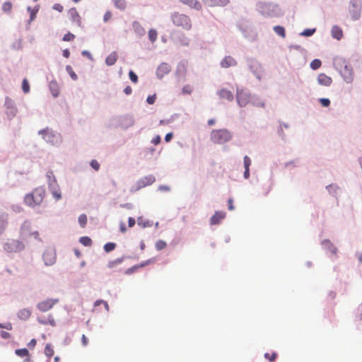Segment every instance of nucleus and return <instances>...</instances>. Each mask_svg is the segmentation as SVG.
Wrapping results in <instances>:
<instances>
[{"label": "nucleus", "instance_id": "nucleus-1", "mask_svg": "<svg viewBox=\"0 0 362 362\" xmlns=\"http://www.w3.org/2000/svg\"><path fill=\"white\" fill-rule=\"evenodd\" d=\"M45 189L43 187L35 188L31 193L25 195V204L30 207L40 205L45 197Z\"/></svg>", "mask_w": 362, "mask_h": 362}, {"label": "nucleus", "instance_id": "nucleus-2", "mask_svg": "<svg viewBox=\"0 0 362 362\" xmlns=\"http://www.w3.org/2000/svg\"><path fill=\"white\" fill-rule=\"evenodd\" d=\"M232 139L231 133L225 129H214L211 132V140L217 144H222Z\"/></svg>", "mask_w": 362, "mask_h": 362}, {"label": "nucleus", "instance_id": "nucleus-3", "mask_svg": "<svg viewBox=\"0 0 362 362\" xmlns=\"http://www.w3.org/2000/svg\"><path fill=\"white\" fill-rule=\"evenodd\" d=\"M173 24L177 27L189 30L192 28V21L189 16L185 14L175 13L171 16Z\"/></svg>", "mask_w": 362, "mask_h": 362}, {"label": "nucleus", "instance_id": "nucleus-4", "mask_svg": "<svg viewBox=\"0 0 362 362\" xmlns=\"http://www.w3.org/2000/svg\"><path fill=\"white\" fill-rule=\"evenodd\" d=\"M20 237L25 241H28L32 238L40 240L38 231H32L30 225L28 222H24L22 224L20 230Z\"/></svg>", "mask_w": 362, "mask_h": 362}, {"label": "nucleus", "instance_id": "nucleus-5", "mask_svg": "<svg viewBox=\"0 0 362 362\" xmlns=\"http://www.w3.org/2000/svg\"><path fill=\"white\" fill-rule=\"evenodd\" d=\"M4 248L8 252H16L22 250L24 245L20 240L9 239L4 243Z\"/></svg>", "mask_w": 362, "mask_h": 362}, {"label": "nucleus", "instance_id": "nucleus-6", "mask_svg": "<svg viewBox=\"0 0 362 362\" xmlns=\"http://www.w3.org/2000/svg\"><path fill=\"white\" fill-rule=\"evenodd\" d=\"M361 4L358 0H351L349 6V11L353 21L358 20L361 16Z\"/></svg>", "mask_w": 362, "mask_h": 362}, {"label": "nucleus", "instance_id": "nucleus-7", "mask_svg": "<svg viewBox=\"0 0 362 362\" xmlns=\"http://www.w3.org/2000/svg\"><path fill=\"white\" fill-rule=\"evenodd\" d=\"M342 64L344 66L340 70L341 75L346 83H350L353 82L354 78L353 69L351 66L346 62H343Z\"/></svg>", "mask_w": 362, "mask_h": 362}, {"label": "nucleus", "instance_id": "nucleus-8", "mask_svg": "<svg viewBox=\"0 0 362 362\" xmlns=\"http://www.w3.org/2000/svg\"><path fill=\"white\" fill-rule=\"evenodd\" d=\"M57 298H48L37 303V308L41 312H47L51 310L57 303Z\"/></svg>", "mask_w": 362, "mask_h": 362}, {"label": "nucleus", "instance_id": "nucleus-9", "mask_svg": "<svg viewBox=\"0 0 362 362\" xmlns=\"http://www.w3.org/2000/svg\"><path fill=\"white\" fill-rule=\"evenodd\" d=\"M236 98L238 103L241 107L245 106L250 100L249 93L244 90L237 91Z\"/></svg>", "mask_w": 362, "mask_h": 362}, {"label": "nucleus", "instance_id": "nucleus-10", "mask_svg": "<svg viewBox=\"0 0 362 362\" xmlns=\"http://www.w3.org/2000/svg\"><path fill=\"white\" fill-rule=\"evenodd\" d=\"M156 181V178L153 175H148L140 179L137 183L135 190H139L141 188L152 185Z\"/></svg>", "mask_w": 362, "mask_h": 362}, {"label": "nucleus", "instance_id": "nucleus-11", "mask_svg": "<svg viewBox=\"0 0 362 362\" xmlns=\"http://www.w3.org/2000/svg\"><path fill=\"white\" fill-rule=\"evenodd\" d=\"M68 16L70 21L77 26H81V17L76 8H71L68 11Z\"/></svg>", "mask_w": 362, "mask_h": 362}, {"label": "nucleus", "instance_id": "nucleus-12", "mask_svg": "<svg viewBox=\"0 0 362 362\" xmlns=\"http://www.w3.org/2000/svg\"><path fill=\"white\" fill-rule=\"evenodd\" d=\"M43 259L46 265H52L55 262L56 255L52 250H46L43 254Z\"/></svg>", "mask_w": 362, "mask_h": 362}, {"label": "nucleus", "instance_id": "nucleus-13", "mask_svg": "<svg viewBox=\"0 0 362 362\" xmlns=\"http://www.w3.org/2000/svg\"><path fill=\"white\" fill-rule=\"evenodd\" d=\"M170 71V66L167 63H162L157 69L156 74L160 78L168 74Z\"/></svg>", "mask_w": 362, "mask_h": 362}, {"label": "nucleus", "instance_id": "nucleus-14", "mask_svg": "<svg viewBox=\"0 0 362 362\" xmlns=\"http://www.w3.org/2000/svg\"><path fill=\"white\" fill-rule=\"evenodd\" d=\"M204 3L210 7L226 6L229 4V0H203Z\"/></svg>", "mask_w": 362, "mask_h": 362}, {"label": "nucleus", "instance_id": "nucleus-15", "mask_svg": "<svg viewBox=\"0 0 362 362\" xmlns=\"http://www.w3.org/2000/svg\"><path fill=\"white\" fill-rule=\"evenodd\" d=\"M226 213L223 211H216L214 216L211 218L210 223L211 225H217L225 218Z\"/></svg>", "mask_w": 362, "mask_h": 362}, {"label": "nucleus", "instance_id": "nucleus-16", "mask_svg": "<svg viewBox=\"0 0 362 362\" xmlns=\"http://www.w3.org/2000/svg\"><path fill=\"white\" fill-rule=\"evenodd\" d=\"M317 81L322 86H329L332 83V79L325 74L321 73L318 75Z\"/></svg>", "mask_w": 362, "mask_h": 362}, {"label": "nucleus", "instance_id": "nucleus-17", "mask_svg": "<svg viewBox=\"0 0 362 362\" xmlns=\"http://www.w3.org/2000/svg\"><path fill=\"white\" fill-rule=\"evenodd\" d=\"M39 134L42 135L43 139L50 143H54V139L55 135L53 134L52 131L49 129H42L39 132Z\"/></svg>", "mask_w": 362, "mask_h": 362}, {"label": "nucleus", "instance_id": "nucleus-18", "mask_svg": "<svg viewBox=\"0 0 362 362\" xmlns=\"http://www.w3.org/2000/svg\"><path fill=\"white\" fill-rule=\"evenodd\" d=\"M237 64L236 61L230 56L226 57L221 62V66L223 68H228L230 66H234Z\"/></svg>", "mask_w": 362, "mask_h": 362}, {"label": "nucleus", "instance_id": "nucleus-19", "mask_svg": "<svg viewBox=\"0 0 362 362\" xmlns=\"http://www.w3.org/2000/svg\"><path fill=\"white\" fill-rule=\"evenodd\" d=\"M16 354L21 358H25L24 361L25 362H30V356L29 354V351L27 349H16L15 351Z\"/></svg>", "mask_w": 362, "mask_h": 362}, {"label": "nucleus", "instance_id": "nucleus-20", "mask_svg": "<svg viewBox=\"0 0 362 362\" xmlns=\"http://www.w3.org/2000/svg\"><path fill=\"white\" fill-rule=\"evenodd\" d=\"M180 1L197 10L202 8L201 4L197 0H180Z\"/></svg>", "mask_w": 362, "mask_h": 362}, {"label": "nucleus", "instance_id": "nucleus-21", "mask_svg": "<svg viewBox=\"0 0 362 362\" xmlns=\"http://www.w3.org/2000/svg\"><path fill=\"white\" fill-rule=\"evenodd\" d=\"M322 246L325 249L330 251L332 254L336 255L337 253V248L330 242L329 240H325L322 243Z\"/></svg>", "mask_w": 362, "mask_h": 362}, {"label": "nucleus", "instance_id": "nucleus-22", "mask_svg": "<svg viewBox=\"0 0 362 362\" xmlns=\"http://www.w3.org/2000/svg\"><path fill=\"white\" fill-rule=\"evenodd\" d=\"M49 89L51 90V93H52V95L54 98L57 97L59 95V85L57 83V81H52L49 83Z\"/></svg>", "mask_w": 362, "mask_h": 362}, {"label": "nucleus", "instance_id": "nucleus-23", "mask_svg": "<svg viewBox=\"0 0 362 362\" xmlns=\"http://www.w3.org/2000/svg\"><path fill=\"white\" fill-rule=\"evenodd\" d=\"M117 60V54L116 52L110 53L105 59V63L107 66H112Z\"/></svg>", "mask_w": 362, "mask_h": 362}, {"label": "nucleus", "instance_id": "nucleus-24", "mask_svg": "<svg viewBox=\"0 0 362 362\" xmlns=\"http://www.w3.org/2000/svg\"><path fill=\"white\" fill-rule=\"evenodd\" d=\"M332 35L334 38L340 40L343 36V31L341 28L337 25H334L332 28Z\"/></svg>", "mask_w": 362, "mask_h": 362}, {"label": "nucleus", "instance_id": "nucleus-25", "mask_svg": "<svg viewBox=\"0 0 362 362\" xmlns=\"http://www.w3.org/2000/svg\"><path fill=\"white\" fill-rule=\"evenodd\" d=\"M218 95L221 98L227 99L228 100H232L233 99V94L231 91L226 89H222L218 92Z\"/></svg>", "mask_w": 362, "mask_h": 362}, {"label": "nucleus", "instance_id": "nucleus-26", "mask_svg": "<svg viewBox=\"0 0 362 362\" xmlns=\"http://www.w3.org/2000/svg\"><path fill=\"white\" fill-rule=\"evenodd\" d=\"M31 312L30 310L24 308L19 311L18 317L22 320H27L30 317Z\"/></svg>", "mask_w": 362, "mask_h": 362}, {"label": "nucleus", "instance_id": "nucleus-27", "mask_svg": "<svg viewBox=\"0 0 362 362\" xmlns=\"http://www.w3.org/2000/svg\"><path fill=\"white\" fill-rule=\"evenodd\" d=\"M7 217L4 216H0V235L5 230L7 226Z\"/></svg>", "mask_w": 362, "mask_h": 362}, {"label": "nucleus", "instance_id": "nucleus-28", "mask_svg": "<svg viewBox=\"0 0 362 362\" xmlns=\"http://www.w3.org/2000/svg\"><path fill=\"white\" fill-rule=\"evenodd\" d=\"M79 242L84 246L90 247L92 245L93 241L88 236H83L80 238Z\"/></svg>", "mask_w": 362, "mask_h": 362}, {"label": "nucleus", "instance_id": "nucleus-29", "mask_svg": "<svg viewBox=\"0 0 362 362\" xmlns=\"http://www.w3.org/2000/svg\"><path fill=\"white\" fill-rule=\"evenodd\" d=\"M274 30L278 35L281 36V37H286V32L284 27L276 25L274 27Z\"/></svg>", "mask_w": 362, "mask_h": 362}, {"label": "nucleus", "instance_id": "nucleus-30", "mask_svg": "<svg viewBox=\"0 0 362 362\" xmlns=\"http://www.w3.org/2000/svg\"><path fill=\"white\" fill-rule=\"evenodd\" d=\"M123 261V258H117L116 259L110 261L107 264V267L110 269H112L120 264Z\"/></svg>", "mask_w": 362, "mask_h": 362}, {"label": "nucleus", "instance_id": "nucleus-31", "mask_svg": "<svg viewBox=\"0 0 362 362\" xmlns=\"http://www.w3.org/2000/svg\"><path fill=\"white\" fill-rule=\"evenodd\" d=\"M54 349L50 344H47L45 348V354L50 358L54 355Z\"/></svg>", "mask_w": 362, "mask_h": 362}, {"label": "nucleus", "instance_id": "nucleus-32", "mask_svg": "<svg viewBox=\"0 0 362 362\" xmlns=\"http://www.w3.org/2000/svg\"><path fill=\"white\" fill-rule=\"evenodd\" d=\"M38 321H39L40 323L43 324V325L49 324L52 326H55V325H56L55 320L53 318L52 315H49L47 321L42 320H39Z\"/></svg>", "mask_w": 362, "mask_h": 362}, {"label": "nucleus", "instance_id": "nucleus-33", "mask_svg": "<svg viewBox=\"0 0 362 362\" xmlns=\"http://www.w3.org/2000/svg\"><path fill=\"white\" fill-rule=\"evenodd\" d=\"M157 35H158V33H157V31L155 29L149 30V31H148V38H149V40L152 42H155L156 40Z\"/></svg>", "mask_w": 362, "mask_h": 362}, {"label": "nucleus", "instance_id": "nucleus-34", "mask_svg": "<svg viewBox=\"0 0 362 362\" xmlns=\"http://www.w3.org/2000/svg\"><path fill=\"white\" fill-rule=\"evenodd\" d=\"M116 247V244L114 243H107L104 245V250L106 252H110L114 250Z\"/></svg>", "mask_w": 362, "mask_h": 362}, {"label": "nucleus", "instance_id": "nucleus-35", "mask_svg": "<svg viewBox=\"0 0 362 362\" xmlns=\"http://www.w3.org/2000/svg\"><path fill=\"white\" fill-rule=\"evenodd\" d=\"M78 223L82 228H84L87 223V216L86 214H81L78 217Z\"/></svg>", "mask_w": 362, "mask_h": 362}, {"label": "nucleus", "instance_id": "nucleus-36", "mask_svg": "<svg viewBox=\"0 0 362 362\" xmlns=\"http://www.w3.org/2000/svg\"><path fill=\"white\" fill-rule=\"evenodd\" d=\"M166 246H167V244L164 240H159L156 241V248L158 250H163L166 247Z\"/></svg>", "mask_w": 362, "mask_h": 362}, {"label": "nucleus", "instance_id": "nucleus-37", "mask_svg": "<svg viewBox=\"0 0 362 362\" xmlns=\"http://www.w3.org/2000/svg\"><path fill=\"white\" fill-rule=\"evenodd\" d=\"M22 89L25 93H28L30 91V85L26 78H24L22 82Z\"/></svg>", "mask_w": 362, "mask_h": 362}, {"label": "nucleus", "instance_id": "nucleus-38", "mask_svg": "<svg viewBox=\"0 0 362 362\" xmlns=\"http://www.w3.org/2000/svg\"><path fill=\"white\" fill-rule=\"evenodd\" d=\"M321 64H322V63H321V61L320 59H314L310 63V67L313 69L316 70V69H319L321 66Z\"/></svg>", "mask_w": 362, "mask_h": 362}, {"label": "nucleus", "instance_id": "nucleus-39", "mask_svg": "<svg viewBox=\"0 0 362 362\" xmlns=\"http://www.w3.org/2000/svg\"><path fill=\"white\" fill-rule=\"evenodd\" d=\"M52 194L56 200H59L62 198L61 192L59 188H53L52 190Z\"/></svg>", "mask_w": 362, "mask_h": 362}, {"label": "nucleus", "instance_id": "nucleus-40", "mask_svg": "<svg viewBox=\"0 0 362 362\" xmlns=\"http://www.w3.org/2000/svg\"><path fill=\"white\" fill-rule=\"evenodd\" d=\"M315 28L305 29L300 33V35L303 36L309 37L313 35L315 33Z\"/></svg>", "mask_w": 362, "mask_h": 362}, {"label": "nucleus", "instance_id": "nucleus-41", "mask_svg": "<svg viewBox=\"0 0 362 362\" xmlns=\"http://www.w3.org/2000/svg\"><path fill=\"white\" fill-rule=\"evenodd\" d=\"M277 357V354L275 352H273L272 354L269 353L264 354V358L268 359L269 361L273 362L276 360Z\"/></svg>", "mask_w": 362, "mask_h": 362}, {"label": "nucleus", "instance_id": "nucleus-42", "mask_svg": "<svg viewBox=\"0 0 362 362\" xmlns=\"http://www.w3.org/2000/svg\"><path fill=\"white\" fill-rule=\"evenodd\" d=\"M66 70L69 72L71 78L73 80H74V81L77 80L78 76H77L76 74L73 71L72 68L70 66H66Z\"/></svg>", "mask_w": 362, "mask_h": 362}, {"label": "nucleus", "instance_id": "nucleus-43", "mask_svg": "<svg viewBox=\"0 0 362 362\" xmlns=\"http://www.w3.org/2000/svg\"><path fill=\"white\" fill-rule=\"evenodd\" d=\"M12 4L9 1L5 2L2 6V9L5 12H9L11 11Z\"/></svg>", "mask_w": 362, "mask_h": 362}, {"label": "nucleus", "instance_id": "nucleus-44", "mask_svg": "<svg viewBox=\"0 0 362 362\" xmlns=\"http://www.w3.org/2000/svg\"><path fill=\"white\" fill-rule=\"evenodd\" d=\"M129 78L131 79V81L133 83H136L138 82V77H137L136 74L133 71L131 70L129 72Z\"/></svg>", "mask_w": 362, "mask_h": 362}, {"label": "nucleus", "instance_id": "nucleus-45", "mask_svg": "<svg viewBox=\"0 0 362 362\" xmlns=\"http://www.w3.org/2000/svg\"><path fill=\"white\" fill-rule=\"evenodd\" d=\"M75 38V35L71 33L65 34L63 37L64 41H72Z\"/></svg>", "mask_w": 362, "mask_h": 362}, {"label": "nucleus", "instance_id": "nucleus-46", "mask_svg": "<svg viewBox=\"0 0 362 362\" xmlns=\"http://www.w3.org/2000/svg\"><path fill=\"white\" fill-rule=\"evenodd\" d=\"M243 161H244L245 168L249 169L250 168V165H251V160H250V158L247 156H245L244 157Z\"/></svg>", "mask_w": 362, "mask_h": 362}, {"label": "nucleus", "instance_id": "nucleus-47", "mask_svg": "<svg viewBox=\"0 0 362 362\" xmlns=\"http://www.w3.org/2000/svg\"><path fill=\"white\" fill-rule=\"evenodd\" d=\"M192 88L189 85H186L182 88L183 94H191Z\"/></svg>", "mask_w": 362, "mask_h": 362}, {"label": "nucleus", "instance_id": "nucleus-48", "mask_svg": "<svg viewBox=\"0 0 362 362\" xmlns=\"http://www.w3.org/2000/svg\"><path fill=\"white\" fill-rule=\"evenodd\" d=\"M90 166L95 170H98L99 168H100V164L99 163L95 160H91L90 162Z\"/></svg>", "mask_w": 362, "mask_h": 362}, {"label": "nucleus", "instance_id": "nucleus-49", "mask_svg": "<svg viewBox=\"0 0 362 362\" xmlns=\"http://www.w3.org/2000/svg\"><path fill=\"white\" fill-rule=\"evenodd\" d=\"M320 101L322 105L324 107H327L330 104V101L327 98H321Z\"/></svg>", "mask_w": 362, "mask_h": 362}, {"label": "nucleus", "instance_id": "nucleus-50", "mask_svg": "<svg viewBox=\"0 0 362 362\" xmlns=\"http://www.w3.org/2000/svg\"><path fill=\"white\" fill-rule=\"evenodd\" d=\"M155 100H156V95H149L147 99H146V101L148 104H153L155 103Z\"/></svg>", "mask_w": 362, "mask_h": 362}, {"label": "nucleus", "instance_id": "nucleus-51", "mask_svg": "<svg viewBox=\"0 0 362 362\" xmlns=\"http://www.w3.org/2000/svg\"><path fill=\"white\" fill-rule=\"evenodd\" d=\"M111 17H112V13H111V12H110V11H107V12L105 13V15H104V18H103L104 21H105V22L108 21L111 18Z\"/></svg>", "mask_w": 362, "mask_h": 362}, {"label": "nucleus", "instance_id": "nucleus-52", "mask_svg": "<svg viewBox=\"0 0 362 362\" xmlns=\"http://www.w3.org/2000/svg\"><path fill=\"white\" fill-rule=\"evenodd\" d=\"M81 343H82L83 346H87L88 344V339L84 334L82 335Z\"/></svg>", "mask_w": 362, "mask_h": 362}, {"label": "nucleus", "instance_id": "nucleus-53", "mask_svg": "<svg viewBox=\"0 0 362 362\" xmlns=\"http://www.w3.org/2000/svg\"><path fill=\"white\" fill-rule=\"evenodd\" d=\"M101 303L104 304V305H105V308H106L107 310H108V304H107V302H105V301H104V300H97V301H95V306L99 305H100V304H101Z\"/></svg>", "mask_w": 362, "mask_h": 362}, {"label": "nucleus", "instance_id": "nucleus-54", "mask_svg": "<svg viewBox=\"0 0 362 362\" xmlns=\"http://www.w3.org/2000/svg\"><path fill=\"white\" fill-rule=\"evenodd\" d=\"M152 143L154 144V145H158L160 143V136H156L155 138H153L152 139Z\"/></svg>", "mask_w": 362, "mask_h": 362}, {"label": "nucleus", "instance_id": "nucleus-55", "mask_svg": "<svg viewBox=\"0 0 362 362\" xmlns=\"http://www.w3.org/2000/svg\"><path fill=\"white\" fill-rule=\"evenodd\" d=\"M0 335L3 339H8L11 337L10 334L5 331H1Z\"/></svg>", "mask_w": 362, "mask_h": 362}, {"label": "nucleus", "instance_id": "nucleus-56", "mask_svg": "<svg viewBox=\"0 0 362 362\" xmlns=\"http://www.w3.org/2000/svg\"><path fill=\"white\" fill-rule=\"evenodd\" d=\"M128 225L129 228L133 227L135 225V220L132 217H129L128 219Z\"/></svg>", "mask_w": 362, "mask_h": 362}, {"label": "nucleus", "instance_id": "nucleus-57", "mask_svg": "<svg viewBox=\"0 0 362 362\" xmlns=\"http://www.w3.org/2000/svg\"><path fill=\"white\" fill-rule=\"evenodd\" d=\"M47 177L49 178V181H50V180L52 179L53 182H56V179L54 177L53 173L52 171H49L47 173Z\"/></svg>", "mask_w": 362, "mask_h": 362}, {"label": "nucleus", "instance_id": "nucleus-58", "mask_svg": "<svg viewBox=\"0 0 362 362\" xmlns=\"http://www.w3.org/2000/svg\"><path fill=\"white\" fill-rule=\"evenodd\" d=\"M54 8L57 11H58L59 12H62L64 9L63 6L59 4H57L54 6Z\"/></svg>", "mask_w": 362, "mask_h": 362}, {"label": "nucleus", "instance_id": "nucleus-59", "mask_svg": "<svg viewBox=\"0 0 362 362\" xmlns=\"http://www.w3.org/2000/svg\"><path fill=\"white\" fill-rule=\"evenodd\" d=\"M228 209L232 211L234 209V206H233V199L230 198L228 200Z\"/></svg>", "mask_w": 362, "mask_h": 362}, {"label": "nucleus", "instance_id": "nucleus-60", "mask_svg": "<svg viewBox=\"0 0 362 362\" xmlns=\"http://www.w3.org/2000/svg\"><path fill=\"white\" fill-rule=\"evenodd\" d=\"M173 136V133H168L165 136V141L166 142H169Z\"/></svg>", "mask_w": 362, "mask_h": 362}, {"label": "nucleus", "instance_id": "nucleus-61", "mask_svg": "<svg viewBox=\"0 0 362 362\" xmlns=\"http://www.w3.org/2000/svg\"><path fill=\"white\" fill-rule=\"evenodd\" d=\"M37 344V341L35 339H33L30 340V341L28 343V346L30 348H34Z\"/></svg>", "mask_w": 362, "mask_h": 362}, {"label": "nucleus", "instance_id": "nucleus-62", "mask_svg": "<svg viewBox=\"0 0 362 362\" xmlns=\"http://www.w3.org/2000/svg\"><path fill=\"white\" fill-rule=\"evenodd\" d=\"M124 92L125 93V94L127 95H130L132 92V88L129 86H127L124 89Z\"/></svg>", "mask_w": 362, "mask_h": 362}, {"label": "nucleus", "instance_id": "nucleus-63", "mask_svg": "<svg viewBox=\"0 0 362 362\" xmlns=\"http://www.w3.org/2000/svg\"><path fill=\"white\" fill-rule=\"evenodd\" d=\"M119 230L122 233H125L127 231L126 226L124 223H121L119 225Z\"/></svg>", "mask_w": 362, "mask_h": 362}, {"label": "nucleus", "instance_id": "nucleus-64", "mask_svg": "<svg viewBox=\"0 0 362 362\" xmlns=\"http://www.w3.org/2000/svg\"><path fill=\"white\" fill-rule=\"evenodd\" d=\"M0 328H5L6 329H12V326H11V324L8 323L6 325H4L3 324H0Z\"/></svg>", "mask_w": 362, "mask_h": 362}]
</instances>
